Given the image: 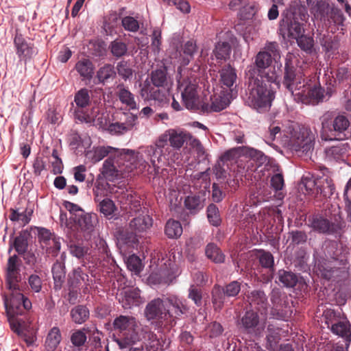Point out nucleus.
Masks as SVG:
<instances>
[{
  "label": "nucleus",
  "mask_w": 351,
  "mask_h": 351,
  "mask_svg": "<svg viewBox=\"0 0 351 351\" xmlns=\"http://www.w3.org/2000/svg\"><path fill=\"white\" fill-rule=\"evenodd\" d=\"M146 147L142 148L141 152H135L128 149H121L120 158L124 161L126 172L131 171L134 169L143 171L148 167L147 171L149 173H158L160 167L157 170L154 169L149 159L147 158L143 151ZM160 165L161 163L159 165V167H160Z\"/></svg>",
  "instance_id": "nucleus-6"
},
{
  "label": "nucleus",
  "mask_w": 351,
  "mask_h": 351,
  "mask_svg": "<svg viewBox=\"0 0 351 351\" xmlns=\"http://www.w3.org/2000/svg\"><path fill=\"white\" fill-rule=\"evenodd\" d=\"M182 50L183 57L182 64L185 66L189 63L197 50L196 43L192 40H188L184 43Z\"/></svg>",
  "instance_id": "nucleus-40"
},
{
  "label": "nucleus",
  "mask_w": 351,
  "mask_h": 351,
  "mask_svg": "<svg viewBox=\"0 0 351 351\" xmlns=\"http://www.w3.org/2000/svg\"><path fill=\"white\" fill-rule=\"evenodd\" d=\"M113 324L114 328L119 330L122 335H128L130 340L138 339V325L134 317L121 315L114 319Z\"/></svg>",
  "instance_id": "nucleus-15"
},
{
  "label": "nucleus",
  "mask_w": 351,
  "mask_h": 351,
  "mask_svg": "<svg viewBox=\"0 0 351 351\" xmlns=\"http://www.w3.org/2000/svg\"><path fill=\"white\" fill-rule=\"evenodd\" d=\"M223 289L227 297H234L240 292L241 285L239 282L232 281L228 284Z\"/></svg>",
  "instance_id": "nucleus-61"
},
{
  "label": "nucleus",
  "mask_w": 351,
  "mask_h": 351,
  "mask_svg": "<svg viewBox=\"0 0 351 351\" xmlns=\"http://www.w3.org/2000/svg\"><path fill=\"white\" fill-rule=\"evenodd\" d=\"M297 61L298 58L293 53H287L285 58V72L296 71L295 66L296 65Z\"/></svg>",
  "instance_id": "nucleus-64"
},
{
  "label": "nucleus",
  "mask_w": 351,
  "mask_h": 351,
  "mask_svg": "<svg viewBox=\"0 0 351 351\" xmlns=\"http://www.w3.org/2000/svg\"><path fill=\"white\" fill-rule=\"evenodd\" d=\"M141 96L146 99L154 100L159 105L167 103V94L157 87H152L149 84H145L141 89Z\"/></svg>",
  "instance_id": "nucleus-23"
},
{
  "label": "nucleus",
  "mask_w": 351,
  "mask_h": 351,
  "mask_svg": "<svg viewBox=\"0 0 351 351\" xmlns=\"http://www.w3.org/2000/svg\"><path fill=\"white\" fill-rule=\"evenodd\" d=\"M351 145L348 142H339L337 145L325 149L326 158L329 160H339L349 154Z\"/></svg>",
  "instance_id": "nucleus-24"
},
{
  "label": "nucleus",
  "mask_w": 351,
  "mask_h": 351,
  "mask_svg": "<svg viewBox=\"0 0 351 351\" xmlns=\"http://www.w3.org/2000/svg\"><path fill=\"white\" fill-rule=\"evenodd\" d=\"M128 269L134 272V274H139L143 269V265L140 258L134 254L128 257L126 261Z\"/></svg>",
  "instance_id": "nucleus-51"
},
{
  "label": "nucleus",
  "mask_w": 351,
  "mask_h": 351,
  "mask_svg": "<svg viewBox=\"0 0 351 351\" xmlns=\"http://www.w3.org/2000/svg\"><path fill=\"white\" fill-rule=\"evenodd\" d=\"M165 301L160 298L151 300L146 306L145 315L148 320H157L161 324H168V317H171L170 311L165 308Z\"/></svg>",
  "instance_id": "nucleus-11"
},
{
  "label": "nucleus",
  "mask_w": 351,
  "mask_h": 351,
  "mask_svg": "<svg viewBox=\"0 0 351 351\" xmlns=\"http://www.w3.org/2000/svg\"><path fill=\"white\" fill-rule=\"evenodd\" d=\"M20 263L16 255L8 258L6 267V286L10 291L9 296H5L4 304L7 315L12 317L23 315L32 307V302L25 298L20 289Z\"/></svg>",
  "instance_id": "nucleus-1"
},
{
  "label": "nucleus",
  "mask_w": 351,
  "mask_h": 351,
  "mask_svg": "<svg viewBox=\"0 0 351 351\" xmlns=\"http://www.w3.org/2000/svg\"><path fill=\"white\" fill-rule=\"evenodd\" d=\"M61 341V334L58 327H53L49 332L45 341V348L47 351H54Z\"/></svg>",
  "instance_id": "nucleus-34"
},
{
  "label": "nucleus",
  "mask_w": 351,
  "mask_h": 351,
  "mask_svg": "<svg viewBox=\"0 0 351 351\" xmlns=\"http://www.w3.org/2000/svg\"><path fill=\"white\" fill-rule=\"evenodd\" d=\"M320 121L322 124V140L328 141L337 140L329 134V132H337L342 133L346 131L349 125L350 121L348 118L342 114H339L334 117L332 112H325L321 117Z\"/></svg>",
  "instance_id": "nucleus-7"
},
{
  "label": "nucleus",
  "mask_w": 351,
  "mask_h": 351,
  "mask_svg": "<svg viewBox=\"0 0 351 351\" xmlns=\"http://www.w3.org/2000/svg\"><path fill=\"white\" fill-rule=\"evenodd\" d=\"M207 217L209 222L214 226H218L221 223V218L218 208L213 204L207 208Z\"/></svg>",
  "instance_id": "nucleus-52"
},
{
  "label": "nucleus",
  "mask_w": 351,
  "mask_h": 351,
  "mask_svg": "<svg viewBox=\"0 0 351 351\" xmlns=\"http://www.w3.org/2000/svg\"><path fill=\"white\" fill-rule=\"evenodd\" d=\"M165 301L172 307V308L169 310L171 317H168L169 323H171L175 317L184 314L188 310L184 301L176 295H169L165 298Z\"/></svg>",
  "instance_id": "nucleus-22"
},
{
  "label": "nucleus",
  "mask_w": 351,
  "mask_h": 351,
  "mask_svg": "<svg viewBox=\"0 0 351 351\" xmlns=\"http://www.w3.org/2000/svg\"><path fill=\"white\" fill-rule=\"evenodd\" d=\"M279 281L285 287H294L298 281L297 276L290 272L285 270H280L278 272Z\"/></svg>",
  "instance_id": "nucleus-44"
},
{
  "label": "nucleus",
  "mask_w": 351,
  "mask_h": 351,
  "mask_svg": "<svg viewBox=\"0 0 351 351\" xmlns=\"http://www.w3.org/2000/svg\"><path fill=\"white\" fill-rule=\"evenodd\" d=\"M120 296L119 301L125 309L138 306L143 302L141 297L140 290L138 288L128 289L121 292Z\"/></svg>",
  "instance_id": "nucleus-21"
},
{
  "label": "nucleus",
  "mask_w": 351,
  "mask_h": 351,
  "mask_svg": "<svg viewBox=\"0 0 351 351\" xmlns=\"http://www.w3.org/2000/svg\"><path fill=\"white\" fill-rule=\"evenodd\" d=\"M311 227L315 231L324 234L337 233L341 229L339 225L322 217H314L311 221Z\"/></svg>",
  "instance_id": "nucleus-25"
},
{
  "label": "nucleus",
  "mask_w": 351,
  "mask_h": 351,
  "mask_svg": "<svg viewBox=\"0 0 351 351\" xmlns=\"http://www.w3.org/2000/svg\"><path fill=\"white\" fill-rule=\"evenodd\" d=\"M213 302L216 308H221L227 297L223 288L215 285L212 291Z\"/></svg>",
  "instance_id": "nucleus-47"
},
{
  "label": "nucleus",
  "mask_w": 351,
  "mask_h": 351,
  "mask_svg": "<svg viewBox=\"0 0 351 351\" xmlns=\"http://www.w3.org/2000/svg\"><path fill=\"white\" fill-rule=\"evenodd\" d=\"M77 106L80 108L86 107L90 103L89 92L86 88L80 89L75 95Z\"/></svg>",
  "instance_id": "nucleus-49"
},
{
  "label": "nucleus",
  "mask_w": 351,
  "mask_h": 351,
  "mask_svg": "<svg viewBox=\"0 0 351 351\" xmlns=\"http://www.w3.org/2000/svg\"><path fill=\"white\" fill-rule=\"evenodd\" d=\"M158 268L156 271L151 273L148 280L152 284L167 283L173 278V268L169 260L162 259L160 263L157 265Z\"/></svg>",
  "instance_id": "nucleus-13"
},
{
  "label": "nucleus",
  "mask_w": 351,
  "mask_h": 351,
  "mask_svg": "<svg viewBox=\"0 0 351 351\" xmlns=\"http://www.w3.org/2000/svg\"><path fill=\"white\" fill-rule=\"evenodd\" d=\"M245 154L250 157L258 166H261L268 162V158L261 151L254 148H247Z\"/></svg>",
  "instance_id": "nucleus-48"
},
{
  "label": "nucleus",
  "mask_w": 351,
  "mask_h": 351,
  "mask_svg": "<svg viewBox=\"0 0 351 351\" xmlns=\"http://www.w3.org/2000/svg\"><path fill=\"white\" fill-rule=\"evenodd\" d=\"M97 112L95 109H93L91 114L86 113L82 110H77L75 112V117L81 123L93 124L106 130L109 124L108 115L105 113L96 115L95 113Z\"/></svg>",
  "instance_id": "nucleus-17"
},
{
  "label": "nucleus",
  "mask_w": 351,
  "mask_h": 351,
  "mask_svg": "<svg viewBox=\"0 0 351 351\" xmlns=\"http://www.w3.org/2000/svg\"><path fill=\"white\" fill-rule=\"evenodd\" d=\"M100 186L99 183H96L94 189L95 199L99 202V211L106 217L112 218L117 210V207L114 202L109 198L101 199L104 195V190Z\"/></svg>",
  "instance_id": "nucleus-18"
},
{
  "label": "nucleus",
  "mask_w": 351,
  "mask_h": 351,
  "mask_svg": "<svg viewBox=\"0 0 351 351\" xmlns=\"http://www.w3.org/2000/svg\"><path fill=\"white\" fill-rule=\"evenodd\" d=\"M53 278L56 287H60L65 278L64 265L61 262H56L52 267Z\"/></svg>",
  "instance_id": "nucleus-45"
},
{
  "label": "nucleus",
  "mask_w": 351,
  "mask_h": 351,
  "mask_svg": "<svg viewBox=\"0 0 351 351\" xmlns=\"http://www.w3.org/2000/svg\"><path fill=\"white\" fill-rule=\"evenodd\" d=\"M122 25L129 32H136L139 29L138 21L132 16H125L122 19Z\"/></svg>",
  "instance_id": "nucleus-59"
},
{
  "label": "nucleus",
  "mask_w": 351,
  "mask_h": 351,
  "mask_svg": "<svg viewBox=\"0 0 351 351\" xmlns=\"http://www.w3.org/2000/svg\"><path fill=\"white\" fill-rule=\"evenodd\" d=\"M186 208L191 213H195L204 207V200L199 196H188L184 201Z\"/></svg>",
  "instance_id": "nucleus-41"
},
{
  "label": "nucleus",
  "mask_w": 351,
  "mask_h": 351,
  "mask_svg": "<svg viewBox=\"0 0 351 351\" xmlns=\"http://www.w3.org/2000/svg\"><path fill=\"white\" fill-rule=\"evenodd\" d=\"M14 45L16 48V53L21 58H29L34 53L32 48L20 34L16 35L14 38Z\"/></svg>",
  "instance_id": "nucleus-32"
},
{
  "label": "nucleus",
  "mask_w": 351,
  "mask_h": 351,
  "mask_svg": "<svg viewBox=\"0 0 351 351\" xmlns=\"http://www.w3.org/2000/svg\"><path fill=\"white\" fill-rule=\"evenodd\" d=\"M28 284L32 291L38 293L42 288V281L40 278L36 274H32L29 277Z\"/></svg>",
  "instance_id": "nucleus-63"
},
{
  "label": "nucleus",
  "mask_w": 351,
  "mask_h": 351,
  "mask_svg": "<svg viewBox=\"0 0 351 351\" xmlns=\"http://www.w3.org/2000/svg\"><path fill=\"white\" fill-rule=\"evenodd\" d=\"M165 232L168 238L177 239L182 233V227L179 221L169 219L166 223Z\"/></svg>",
  "instance_id": "nucleus-35"
},
{
  "label": "nucleus",
  "mask_w": 351,
  "mask_h": 351,
  "mask_svg": "<svg viewBox=\"0 0 351 351\" xmlns=\"http://www.w3.org/2000/svg\"><path fill=\"white\" fill-rule=\"evenodd\" d=\"M271 62V55L266 51H260L256 57L255 63L258 69H265Z\"/></svg>",
  "instance_id": "nucleus-54"
},
{
  "label": "nucleus",
  "mask_w": 351,
  "mask_h": 351,
  "mask_svg": "<svg viewBox=\"0 0 351 351\" xmlns=\"http://www.w3.org/2000/svg\"><path fill=\"white\" fill-rule=\"evenodd\" d=\"M296 40L298 46L303 51L307 53H311L313 51L314 41L312 37L302 35Z\"/></svg>",
  "instance_id": "nucleus-56"
},
{
  "label": "nucleus",
  "mask_w": 351,
  "mask_h": 351,
  "mask_svg": "<svg viewBox=\"0 0 351 351\" xmlns=\"http://www.w3.org/2000/svg\"><path fill=\"white\" fill-rule=\"evenodd\" d=\"M17 315H18L10 317L8 315L11 328L14 332L17 333L19 336L23 337L27 343L28 345H30L34 343V338L33 337H26L25 336L23 332V326L22 324L21 323L20 320L15 318V317Z\"/></svg>",
  "instance_id": "nucleus-38"
},
{
  "label": "nucleus",
  "mask_w": 351,
  "mask_h": 351,
  "mask_svg": "<svg viewBox=\"0 0 351 351\" xmlns=\"http://www.w3.org/2000/svg\"><path fill=\"white\" fill-rule=\"evenodd\" d=\"M250 304L256 308L261 314L268 315L267 298L265 293L261 291H254L248 295Z\"/></svg>",
  "instance_id": "nucleus-26"
},
{
  "label": "nucleus",
  "mask_w": 351,
  "mask_h": 351,
  "mask_svg": "<svg viewBox=\"0 0 351 351\" xmlns=\"http://www.w3.org/2000/svg\"><path fill=\"white\" fill-rule=\"evenodd\" d=\"M71 218L79 225L81 230L88 232L93 230L97 221V216L95 214L84 213L76 215L75 217Z\"/></svg>",
  "instance_id": "nucleus-27"
},
{
  "label": "nucleus",
  "mask_w": 351,
  "mask_h": 351,
  "mask_svg": "<svg viewBox=\"0 0 351 351\" xmlns=\"http://www.w3.org/2000/svg\"><path fill=\"white\" fill-rule=\"evenodd\" d=\"M274 98L272 82H265L263 77L252 79L250 82L247 102L250 107L258 112H266L270 109Z\"/></svg>",
  "instance_id": "nucleus-4"
},
{
  "label": "nucleus",
  "mask_w": 351,
  "mask_h": 351,
  "mask_svg": "<svg viewBox=\"0 0 351 351\" xmlns=\"http://www.w3.org/2000/svg\"><path fill=\"white\" fill-rule=\"evenodd\" d=\"M123 160L120 157L109 156L104 162L101 169V173L104 178L110 181L114 180L118 177L119 173L126 172Z\"/></svg>",
  "instance_id": "nucleus-14"
},
{
  "label": "nucleus",
  "mask_w": 351,
  "mask_h": 351,
  "mask_svg": "<svg viewBox=\"0 0 351 351\" xmlns=\"http://www.w3.org/2000/svg\"><path fill=\"white\" fill-rule=\"evenodd\" d=\"M316 40L322 45L326 51H330L332 49L333 43L329 33H324L323 31L317 29Z\"/></svg>",
  "instance_id": "nucleus-43"
},
{
  "label": "nucleus",
  "mask_w": 351,
  "mask_h": 351,
  "mask_svg": "<svg viewBox=\"0 0 351 351\" xmlns=\"http://www.w3.org/2000/svg\"><path fill=\"white\" fill-rule=\"evenodd\" d=\"M121 149L110 146H99L93 147L86 152V158L93 163L101 160L104 157L114 156L120 157Z\"/></svg>",
  "instance_id": "nucleus-20"
},
{
  "label": "nucleus",
  "mask_w": 351,
  "mask_h": 351,
  "mask_svg": "<svg viewBox=\"0 0 351 351\" xmlns=\"http://www.w3.org/2000/svg\"><path fill=\"white\" fill-rule=\"evenodd\" d=\"M241 324L246 332L254 336L263 335L265 322H260L257 313L253 311H247L242 317Z\"/></svg>",
  "instance_id": "nucleus-12"
},
{
  "label": "nucleus",
  "mask_w": 351,
  "mask_h": 351,
  "mask_svg": "<svg viewBox=\"0 0 351 351\" xmlns=\"http://www.w3.org/2000/svg\"><path fill=\"white\" fill-rule=\"evenodd\" d=\"M114 73V66L110 64H107L98 70L97 77L100 82H104L113 76Z\"/></svg>",
  "instance_id": "nucleus-55"
},
{
  "label": "nucleus",
  "mask_w": 351,
  "mask_h": 351,
  "mask_svg": "<svg viewBox=\"0 0 351 351\" xmlns=\"http://www.w3.org/2000/svg\"><path fill=\"white\" fill-rule=\"evenodd\" d=\"M60 239L55 236L48 243H45L43 249H45L47 254H50L54 256L58 254L60 250Z\"/></svg>",
  "instance_id": "nucleus-57"
},
{
  "label": "nucleus",
  "mask_w": 351,
  "mask_h": 351,
  "mask_svg": "<svg viewBox=\"0 0 351 351\" xmlns=\"http://www.w3.org/2000/svg\"><path fill=\"white\" fill-rule=\"evenodd\" d=\"M267 332V348L271 351H276L280 340L281 329L273 324L268 323Z\"/></svg>",
  "instance_id": "nucleus-28"
},
{
  "label": "nucleus",
  "mask_w": 351,
  "mask_h": 351,
  "mask_svg": "<svg viewBox=\"0 0 351 351\" xmlns=\"http://www.w3.org/2000/svg\"><path fill=\"white\" fill-rule=\"evenodd\" d=\"M278 290H273L271 295V307L268 311L270 318L286 320L293 313L292 305L287 301Z\"/></svg>",
  "instance_id": "nucleus-9"
},
{
  "label": "nucleus",
  "mask_w": 351,
  "mask_h": 351,
  "mask_svg": "<svg viewBox=\"0 0 351 351\" xmlns=\"http://www.w3.org/2000/svg\"><path fill=\"white\" fill-rule=\"evenodd\" d=\"M206 254L208 258L216 263H221L224 261V255L217 246L213 243H210L206 246Z\"/></svg>",
  "instance_id": "nucleus-42"
},
{
  "label": "nucleus",
  "mask_w": 351,
  "mask_h": 351,
  "mask_svg": "<svg viewBox=\"0 0 351 351\" xmlns=\"http://www.w3.org/2000/svg\"><path fill=\"white\" fill-rule=\"evenodd\" d=\"M230 93L223 90L211 96L210 101L204 105V108L209 112H220L230 105Z\"/></svg>",
  "instance_id": "nucleus-16"
},
{
  "label": "nucleus",
  "mask_w": 351,
  "mask_h": 351,
  "mask_svg": "<svg viewBox=\"0 0 351 351\" xmlns=\"http://www.w3.org/2000/svg\"><path fill=\"white\" fill-rule=\"evenodd\" d=\"M326 323L329 327L330 325L332 332L343 338L346 343L351 342V326L347 319H339L336 313L332 309H326L323 313Z\"/></svg>",
  "instance_id": "nucleus-10"
},
{
  "label": "nucleus",
  "mask_w": 351,
  "mask_h": 351,
  "mask_svg": "<svg viewBox=\"0 0 351 351\" xmlns=\"http://www.w3.org/2000/svg\"><path fill=\"white\" fill-rule=\"evenodd\" d=\"M86 341V336L82 330L75 331L71 337V341L76 347H80L84 344Z\"/></svg>",
  "instance_id": "nucleus-62"
},
{
  "label": "nucleus",
  "mask_w": 351,
  "mask_h": 351,
  "mask_svg": "<svg viewBox=\"0 0 351 351\" xmlns=\"http://www.w3.org/2000/svg\"><path fill=\"white\" fill-rule=\"evenodd\" d=\"M71 315L73 322L80 324L88 318L89 311L86 306H77L71 310Z\"/></svg>",
  "instance_id": "nucleus-39"
},
{
  "label": "nucleus",
  "mask_w": 351,
  "mask_h": 351,
  "mask_svg": "<svg viewBox=\"0 0 351 351\" xmlns=\"http://www.w3.org/2000/svg\"><path fill=\"white\" fill-rule=\"evenodd\" d=\"M110 49L112 54L117 58L124 56L128 51L125 43L119 40L112 41L110 45Z\"/></svg>",
  "instance_id": "nucleus-50"
},
{
  "label": "nucleus",
  "mask_w": 351,
  "mask_h": 351,
  "mask_svg": "<svg viewBox=\"0 0 351 351\" xmlns=\"http://www.w3.org/2000/svg\"><path fill=\"white\" fill-rule=\"evenodd\" d=\"M281 125L282 124L276 121L270 124L268 134L266 137L268 141L272 142L281 136Z\"/></svg>",
  "instance_id": "nucleus-58"
},
{
  "label": "nucleus",
  "mask_w": 351,
  "mask_h": 351,
  "mask_svg": "<svg viewBox=\"0 0 351 351\" xmlns=\"http://www.w3.org/2000/svg\"><path fill=\"white\" fill-rule=\"evenodd\" d=\"M282 84L298 102L315 104L325 97L324 90L311 80H306L299 71L285 72Z\"/></svg>",
  "instance_id": "nucleus-2"
},
{
  "label": "nucleus",
  "mask_w": 351,
  "mask_h": 351,
  "mask_svg": "<svg viewBox=\"0 0 351 351\" xmlns=\"http://www.w3.org/2000/svg\"><path fill=\"white\" fill-rule=\"evenodd\" d=\"M75 69L83 80H90L94 73L95 67L91 60L83 58L76 63Z\"/></svg>",
  "instance_id": "nucleus-31"
},
{
  "label": "nucleus",
  "mask_w": 351,
  "mask_h": 351,
  "mask_svg": "<svg viewBox=\"0 0 351 351\" xmlns=\"http://www.w3.org/2000/svg\"><path fill=\"white\" fill-rule=\"evenodd\" d=\"M110 134L119 135L127 132V130L123 123L114 122L109 123L106 130Z\"/></svg>",
  "instance_id": "nucleus-60"
},
{
  "label": "nucleus",
  "mask_w": 351,
  "mask_h": 351,
  "mask_svg": "<svg viewBox=\"0 0 351 351\" xmlns=\"http://www.w3.org/2000/svg\"><path fill=\"white\" fill-rule=\"evenodd\" d=\"M190 137L191 134L182 128H170L160 134L154 145L147 146L143 151L154 169L157 170L162 162L164 152L170 149L168 143L172 148L180 149Z\"/></svg>",
  "instance_id": "nucleus-3"
},
{
  "label": "nucleus",
  "mask_w": 351,
  "mask_h": 351,
  "mask_svg": "<svg viewBox=\"0 0 351 351\" xmlns=\"http://www.w3.org/2000/svg\"><path fill=\"white\" fill-rule=\"evenodd\" d=\"M282 132V142L289 149L303 153H307L313 149L315 136L309 128L292 125Z\"/></svg>",
  "instance_id": "nucleus-5"
},
{
  "label": "nucleus",
  "mask_w": 351,
  "mask_h": 351,
  "mask_svg": "<svg viewBox=\"0 0 351 351\" xmlns=\"http://www.w3.org/2000/svg\"><path fill=\"white\" fill-rule=\"evenodd\" d=\"M88 275L83 272L80 267H77L72 271L69 276V282L71 286L77 287L82 283L86 285Z\"/></svg>",
  "instance_id": "nucleus-37"
},
{
  "label": "nucleus",
  "mask_w": 351,
  "mask_h": 351,
  "mask_svg": "<svg viewBox=\"0 0 351 351\" xmlns=\"http://www.w3.org/2000/svg\"><path fill=\"white\" fill-rule=\"evenodd\" d=\"M152 226V219L148 215H139L130 223L131 229L135 231L136 234L146 231Z\"/></svg>",
  "instance_id": "nucleus-29"
},
{
  "label": "nucleus",
  "mask_w": 351,
  "mask_h": 351,
  "mask_svg": "<svg viewBox=\"0 0 351 351\" xmlns=\"http://www.w3.org/2000/svg\"><path fill=\"white\" fill-rule=\"evenodd\" d=\"M117 88V96L119 101L130 110L137 109L134 95L123 85H119Z\"/></svg>",
  "instance_id": "nucleus-30"
},
{
  "label": "nucleus",
  "mask_w": 351,
  "mask_h": 351,
  "mask_svg": "<svg viewBox=\"0 0 351 351\" xmlns=\"http://www.w3.org/2000/svg\"><path fill=\"white\" fill-rule=\"evenodd\" d=\"M287 23L289 36L297 39L300 36H302V34L304 32V29L300 23L294 21L289 23L287 22Z\"/></svg>",
  "instance_id": "nucleus-53"
},
{
  "label": "nucleus",
  "mask_w": 351,
  "mask_h": 351,
  "mask_svg": "<svg viewBox=\"0 0 351 351\" xmlns=\"http://www.w3.org/2000/svg\"><path fill=\"white\" fill-rule=\"evenodd\" d=\"M319 12L315 14V18H319L321 21H328L329 23H333L341 25L344 21L341 11L336 8H330L328 5H319Z\"/></svg>",
  "instance_id": "nucleus-19"
},
{
  "label": "nucleus",
  "mask_w": 351,
  "mask_h": 351,
  "mask_svg": "<svg viewBox=\"0 0 351 351\" xmlns=\"http://www.w3.org/2000/svg\"><path fill=\"white\" fill-rule=\"evenodd\" d=\"M178 89L183 103L188 109L193 110L199 105V86L196 77H190L178 80Z\"/></svg>",
  "instance_id": "nucleus-8"
},
{
  "label": "nucleus",
  "mask_w": 351,
  "mask_h": 351,
  "mask_svg": "<svg viewBox=\"0 0 351 351\" xmlns=\"http://www.w3.org/2000/svg\"><path fill=\"white\" fill-rule=\"evenodd\" d=\"M168 77L165 69H156L151 74V81L157 88L165 87L168 84Z\"/></svg>",
  "instance_id": "nucleus-36"
},
{
  "label": "nucleus",
  "mask_w": 351,
  "mask_h": 351,
  "mask_svg": "<svg viewBox=\"0 0 351 351\" xmlns=\"http://www.w3.org/2000/svg\"><path fill=\"white\" fill-rule=\"evenodd\" d=\"M231 48L228 43H218L213 51L215 58L217 60H226L230 53Z\"/></svg>",
  "instance_id": "nucleus-46"
},
{
  "label": "nucleus",
  "mask_w": 351,
  "mask_h": 351,
  "mask_svg": "<svg viewBox=\"0 0 351 351\" xmlns=\"http://www.w3.org/2000/svg\"><path fill=\"white\" fill-rule=\"evenodd\" d=\"M236 71L230 65L223 67L220 71V82L223 86L231 88L236 82Z\"/></svg>",
  "instance_id": "nucleus-33"
}]
</instances>
